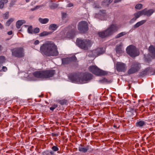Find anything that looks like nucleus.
<instances>
[{"instance_id":"obj_34","label":"nucleus","mask_w":155,"mask_h":155,"mask_svg":"<svg viewBox=\"0 0 155 155\" xmlns=\"http://www.w3.org/2000/svg\"><path fill=\"white\" fill-rule=\"evenodd\" d=\"M28 32L29 34H32L33 33V30L32 27L31 25L29 26L28 28Z\"/></svg>"},{"instance_id":"obj_53","label":"nucleus","mask_w":155,"mask_h":155,"mask_svg":"<svg viewBox=\"0 0 155 155\" xmlns=\"http://www.w3.org/2000/svg\"><path fill=\"white\" fill-rule=\"evenodd\" d=\"M122 0H115L114 1V3H117L119 2H120Z\"/></svg>"},{"instance_id":"obj_4","label":"nucleus","mask_w":155,"mask_h":155,"mask_svg":"<svg viewBox=\"0 0 155 155\" xmlns=\"http://www.w3.org/2000/svg\"><path fill=\"white\" fill-rule=\"evenodd\" d=\"M76 44L80 48L84 50H88L89 48L92 45V43L91 40L89 39L77 38Z\"/></svg>"},{"instance_id":"obj_13","label":"nucleus","mask_w":155,"mask_h":155,"mask_svg":"<svg viewBox=\"0 0 155 155\" xmlns=\"http://www.w3.org/2000/svg\"><path fill=\"white\" fill-rule=\"evenodd\" d=\"M92 75L89 73H85L82 78L80 80V84L86 83L88 81L91 80L92 78Z\"/></svg>"},{"instance_id":"obj_15","label":"nucleus","mask_w":155,"mask_h":155,"mask_svg":"<svg viewBox=\"0 0 155 155\" xmlns=\"http://www.w3.org/2000/svg\"><path fill=\"white\" fill-rule=\"evenodd\" d=\"M69 78L72 82L80 84V80L81 78L78 77L77 75L74 74H71L69 75Z\"/></svg>"},{"instance_id":"obj_43","label":"nucleus","mask_w":155,"mask_h":155,"mask_svg":"<svg viewBox=\"0 0 155 155\" xmlns=\"http://www.w3.org/2000/svg\"><path fill=\"white\" fill-rule=\"evenodd\" d=\"M40 7V6L39 5H37L35 7L33 8H32L31 9V11H34L36 9L38 8H39Z\"/></svg>"},{"instance_id":"obj_58","label":"nucleus","mask_w":155,"mask_h":155,"mask_svg":"<svg viewBox=\"0 0 155 155\" xmlns=\"http://www.w3.org/2000/svg\"><path fill=\"white\" fill-rule=\"evenodd\" d=\"M1 45H0V51L1 50Z\"/></svg>"},{"instance_id":"obj_10","label":"nucleus","mask_w":155,"mask_h":155,"mask_svg":"<svg viewBox=\"0 0 155 155\" xmlns=\"http://www.w3.org/2000/svg\"><path fill=\"white\" fill-rule=\"evenodd\" d=\"M67 28L69 31L67 33L66 35L69 38H72L75 34L76 25L71 24L70 25L68 26Z\"/></svg>"},{"instance_id":"obj_61","label":"nucleus","mask_w":155,"mask_h":155,"mask_svg":"<svg viewBox=\"0 0 155 155\" xmlns=\"http://www.w3.org/2000/svg\"><path fill=\"white\" fill-rule=\"evenodd\" d=\"M114 127H116V126H114Z\"/></svg>"},{"instance_id":"obj_17","label":"nucleus","mask_w":155,"mask_h":155,"mask_svg":"<svg viewBox=\"0 0 155 155\" xmlns=\"http://www.w3.org/2000/svg\"><path fill=\"white\" fill-rule=\"evenodd\" d=\"M58 26L55 24H51L49 27V29L53 31L56 30L58 27Z\"/></svg>"},{"instance_id":"obj_54","label":"nucleus","mask_w":155,"mask_h":155,"mask_svg":"<svg viewBox=\"0 0 155 155\" xmlns=\"http://www.w3.org/2000/svg\"><path fill=\"white\" fill-rule=\"evenodd\" d=\"M30 1V0H26V2H29Z\"/></svg>"},{"instance_id":"obj_8","label":"nucleus","mask_w":155,"mask_h":155,"mask_svg":"<svg viewBox=\"0 0 155 155\" xmlns=\"http://www.w3.org/2000/svg\"><path fill=\"white\" fill-rule=\"evenodd\" d=\"M78 28L80 33L85 34L87 32L89 29L88 24L85 21H81L78 23Z\"/></svg>"},{"instance_id":"obj_26","label":"nucleus","mask_w":155,"mask_h":155,"mask_svg":"<svg viewBox=\"0 0 155 155\" xmlns=\"http://www.w3.org/2000/svg\"><path fill=\"white\" fill-rule=\"evenodd\" d=\"M51 32H47L46 31H44L40 33L39 35L40 37H44L48 35L51 34Z\"/></svg>"},{"instance_id":"obj_9","label":"nucleus","mask_w":155,"mask_h":155,"mask_svg":"<svg viewBox=\"0 0 155 155\" xmlns=\"http://www.w3.org/2000/svg\"><path fill=\"white\" fill-rule=\"evenodd\" d=\"M140 68V64L137 62H133L130 68L127 71V74L130 75L138 71Z\"/></svg>"},{"instance_id":"obj_55","label":"nucleus","mask_w":155,"mask_h":155,"mask_svg":"<svg viewBox=\"0 0 155 155\" xmlns=\"http://www.w3.org/2000/svg\"><path fill=\"white\" fill-rule=\"evenodd\" d=\"M152 97H151L150 98V99L149 100V99H148V100H149V101H150V100L151 101V100H152Z\"/></svg>"},{"instance_id":"obj_1","label":"nucleus","mask_w":155,"mask_h":155,"mask_svg":"<svg viewBox=\"0 0 155 155\" xmlns=\"http://www.w3.org/2000/svg\"><path fill=\"white\" fill-rule=\"evenodd\" d=\"M40 51L46 56H56L59 54L57 47L53 43L43 44L40 47Z\"/></svg>"},{"instance_id":"obj_60","label":"nucleus","mask_w":155,"mask_h":155,"mask_svg":"<svg viewBox=\"0 0 155 155\" xmlns=\"http://www.w3.org/2000/svg\"><path fill=\"white\" fill-rule=\"evenodd\" d=\"M31 5H33V4H32V3H31Z\"/></svg>"},{"instance_id":"obj_45","label":"nucleus","mask_w":155,"mask_h":155,"mask_svg":"<svg viewBox=\"0 0 155 155\" xmlns=\"http://www.w3.org/2000/svg\"><path fill=\"white\" fill-rule=\"evenodd\" d=\"M59 134L58 133H52L51 135L53 137L54 136H58L59 135Z\"/></svg>"},{"instance_id":"obj_37","label":"nucleus","mask_w":155,"mask_h":155,"mask_svg":"<svg viewBox=\"0 0 155 155\" xmlns=\"http://www.w3.org/2000/svg\"><path fill=\"white\" fill-rule=\"evenodd\" d=\"M40 31V29L38 28H36L34 29L33 31V33L37 34Z\"/></svg>"},{"instance_id":"obj_52","label":"nucleus","mask_w":155,"mask_h":155,"mask_svg":"<svg viewBox=\"0 0 155 155\" xmlns=\"http://www.w3.org/2000/svg\"><path fill=\"white\" fill-rule=\"evenodd\" d=\"M140 109L141 110L142 109L143 110V111L144 110L145 108L143 106H141L140 108Z\"/></svg>"},{"instance_id":"obj_6","label":"nucleus","mask_w":155,"mask_h":155,"mask_svg":"<svg viewBox=\"0 0 155 155\" xmlns=\"http://www.w3.org/2000/svg\"><path fill=\"white\" fill-rule=\"evenodd\" d=\"M89 71L97 76H104L108 74L107 72L101 70L95 65H91L89 68Z\"/></svg>"},{"instance_id":"obj_46","label":"nucleus","mask_w":155,"mask_h":155,"mask_svg":"<svg viewBox=\"0 0 155 155\" xmlns=\"http://www.w3.org/2000/svg\"><path fill=\"white\" fill-rule=\"evenodd\" d=\"M2 70L4 71H5L7 70V68L6 67L3 66L2 67Z\"/></svg>"},{"instance_id":"obj_56","label":"nucleus","mask_w":155,"mask_h":155,"mask_svg":"<svg viewBox=\"0 0 155 155\" xmlns=\"http://www.w3.org/2000/svg\"><path fill=\"white\" fill-rule=\"evenodd\" d=\"M148 70V68L146 69V74L147 73V71Z\"/></svg>"},{"instance_id":"obj_38","label":"nucleus","mask_w":155,"mask_h":155,"mask_svg":"<svg viewBox=\"0 0 155 155\" xmlns=\"http://www.w3.org/2000/svg\"><path fill=\"white\" fill-rule=\"evenodd\" d=\"M52 150L54 151H57L59 150V148L57 146H54L51 148Z\"/></svg>"},{"instance_id":"obj_20","label":"nucleus","mask_w":155,"mask_h":155,"mask_svg":"<svg viewBox=\"0 0 155 155\" xmlns=\"http://www.w3.org/2000/svg\"><path fill=\"white\" fill-rule=\"evenodd\" d=\"M116 50L117 53L120 54L122 53L121 45H117L116 47Z\"/></svg>"},{"instance_id":"obj_14","label":"nucleus","mask_w":155,"mask_h":155,"mask_svg":"<svg viewBox=\"0 0 155 155\" xmlns=\"http://www.w3.org/2000/svg\"><path fill=\"white\" fill-rule=\"evenodd\" d=\"M145 14V9H144L142 10L137 12L134 14V17L131 20L130 22H134L140 16H142L143 15Z\"/></svg>"},{"instance_id":"obj_33","label":"nucleus","mask_w":155,"mask_h":155,"mask_svg":"<svg viewBox=\"0 0 155 155\" xmlns=\"http://www.w3.org/2000/svg\"><path fill=\"white\" fill-rule=\"evenodd\" d=\"M129 111L132 113V115H136L137 114L136 110L134 109V108L130 109Z\"/></svg>"},{"instance_id":"obj_41","label":"nucleus","mask_w":155,"mask_h":155,"mask_svg":"<svg viewBox=\"0 0 155 155\" xmlns=\"http://www.w3.org/2000/svg\"><path fill=\"white\" fill-rule=\"evenodd\" d=\"M61 15L62 19L66 18L67 17V14L65 12H62L61 13Z\"/></svg>"},{"instance_id":"obj_50","label":"nucleus","mask_w":155,"mask_h":155,"mask_svg":"<svg viewBox=\"0 0 155 155\" xmlns=\"http://www.w3.org/2000/svg\"><path fill=\"white\" fill-rule=\"evenodd\" d=\"M39 41L38 40H36L35 41L34 44L35 45H37L39 44Z\"/></svg>"},{"instance_id":"obj_3","label":"nucleus","mask_w":155,"mask_h":155,"mask_svg":"<svg viewBox=\"0 0 155 155\" xmlns=\"http://www.w3.org/2000/svg\"><path fill=\"white\" fill-rule=\"evenodd\" d=\"M55 73V70L50 69L36 71L33 73V75L38 78L47 79L53 77Z\"/></svg>"},{"instance_id":"obj_35","label":"nucleus","mask_w":155,"mask_h":155,"mask_svg":"<svg viewBox=\"0 0 155 155\" xmlns=\"http://www.w3.org/2000/svg\"><path fill=\"white\" fill-rule=\"evenodd\" d=\"M142 7V5L141 4H138L136 5L135 8L137 9L140 10L141 9Z\"/></svg>"},{"instance_id":"obj_12","label":"nucleus","mask_w":155,"mask_h":155,"mask_svg":"<svg viewBox=\"0 0 155 155\" xmlns=\"http://www.w3.org/2000/svg\"><path fill=\"white\" fill-rule=\"evenodd\" d=\"M77 60V58L74 55L69 58H63L61 59L62 64L63 65L67 64L72 62H76Z\"/></svg>"},{"instance_id":"obj_42","label":"nucleus","mask_w":155,"mask_h":155,"mask_svg":"<svg viewBox=\"0 0 155 155\" xmlns=\"http://www.w3.org/2000/svg\"><path fill=\"white\" fill-rule=\"evenodd\" d=\"M113 0H104V2L108 5L112 2Z\"/></svg>"},{"instance_id":"obj_21","label":"nucleus","mask_w":155,"mask_h":155,"mask_svg":"<svg viewBox=\"0 0 155 155\" xmlns=\"http://www.w3.org/2000/svg\"><path fill=\"white\" fill-rule=\"evenodd\" d=\"M101 83H106L107 84H109L112 82V81L111 80H108L106 78H104L100 80L99 81Z\"/></svg>"},{"instance_id":"obj_11","label":"nucleus","mask_w":155,"mask_h":155,"mask_svg":"<svg viewBox=\"0 0 155 155\" xmlns=\"http://www.w3.org/2000/svg\"><path fill=\"white\" fill-rule=\"evenodd\" d=\"M116 68L117 71L119 72H124L127 70L126 64L120 62H117L116 63Z\"/></svg>"},{"instance_id":"obj_29","label":"nucleus","mask_w":155,"mask_h":155,"mask_svg":"<svg viewBox=\"0 0 155 155\" xmlns=\"http://www.w3.org/2000/svg\"><path fill=\"white\" fill-rule=\"evenodd\" d=\"M126 34V33L125 32H121L117 35L115 36V38H119L120 37H121L124 35Z\"/></svg>"},{"instance_id":"obj_32","label":"nucleus","mask_w":155,"mask_h":155,"mask_svg":"<svg viewBox=\"0 0 155 155\" xmlns=\"http://www.w3.org/2000/svg\"><path fill=\"white\" fill-rule=\"evenodd\" d=\"M154 10L153 9H150L146 11V15L147 16H150L154 12Z\"/></svg>"},{"instance_id":"obj_24","label":"nucleus","mask_w":155,"mask_h":155,"mask_svg":"<svg viewBox=\"0 0 155 155\" xmlns=\"http://www.w3.org/2000/svg\"><path fill=\"white\" fill-rule=\"evenodd\" d=\"M43 155H54V152L52 151L47 150L43 152Z\"/></svg>"},{"instance_id":"obj_48","label":"nucleus","mask_w":155,"mask_h":155,"mask_svg":"<svg viewBox=\"0 0 155 155\" xmlns=\"http://www.w3.org/2000/svg\"><path fill=\"white\" fill-rule=\"evenodd\" d=\"M73 6V4L72 3H70L68 5L67 7H70Z\"/></svg>"},{"instance_id":"obj_31","label":"nucleus","mask_w":155,"mask_h":155,"mask_svg":"<svg viewBox=\"0 0 155 155\" xmlns=\"http://www.w3.org/2000/svg\"><path fill=\"white\" fill-rule=\"evenodd\" d=\"M14 19L13 18H9L6 22V25L7 26H9L11 23L14 21Z\"/></svg>"},{"instance_id":"obj_59","label":"nucleus","mask_w":155,"mask_h":155,"mask_svg":"<svg viewBox=\"0 0 155 155\" xmlns=\"http://www.w3.org/2000/svg\"><path fill=\"white\" fill-rule=\"evenodd\" d=\"M1 113L0 112V117H1Z\"/></svg>"},{"instance_id":"obj_18","label":"nucleus","mask_w":155,"mask_h":155,"mask_svg":"<svg viewBox=\"0 0 155 155\" xmlns=\"http://www.w3.org/2000/svg\"><path fill=\"white\" fill-rule=\"evenodd\" d=\"M89 147V145H87L86 147L84 148L81 147H78V150L80 152H82L84 153L86 152L88 150Z\"/></svg>"},{"instance_id":"obj_25","label":"nucleus","mask_w":155,"mask_h":155,"mask_svg":"<svg viewBox=\"0 0 155 155\" xmlns=\"http://www.w3.org/2000/svg\"><path fill=\"white\" fill-rule=\"evenodd\" d=\"M102 50L103 48H100L97 49L96 53L97 56H99L101 54H102L104 53Z\"/></svg>"},{"instance_id":"obj_57","label":"nucleus","mask_w":155,"mask_h":155,"mask_svg":"<svg viewBox=\"0 0 155 155\" xmlns=\"http://www.w3.org/2000/svg\"><path fill=\"white\" fill-rule=\"evenodd\" d=\"M25 27H28V26H28V25H25Z\"/></svg>"},{"instance_id":"obj_49","label":"nucleus","mask_w":155,"mask_h":155,"mask_svg":"<svg viewBox=\"0 0 155 155\" xmlns=\"http://www.w3.org/2000/svg\"><path fill=\"white\" fill-rule=\"evenodd\" d=\"M100 11L103 14H106V12H105L106 11L105 10H100Z\"/></svg>"},{"instance_id":"obj_16","label":"nucleus","mask_w":155,"mask_h":155,"mask_svg":"<svg viewBox=\"0 0 155 155\" xmlns=\"http://www.w3.org/2000/svg\"><path fill=\"white\" fill-rule=\"evenodd\" d=\"M26 21L24 20H21L18 21L16 23V27L17 29L20 28L21 26L24 24H25Z\"/></svg>"},{"instance_id":"obj_62","label":"nucleus","mask_w":155,"mask_h":155,"mask_svg":"<svg viewBox=\"0 0 155 155\" xmlns=\"http://www.w3.org/2000/svg\"><path fill=\"white\" fill-rule=\"evenodd\" d=\"M151 101H149V103H151Z\"/></svg>"},{"instance_id":"obj_7","label":"nucleus","mask_w":155,"mask_h":155,"mask_svg":"<svg viewBox=\"0 0 155 155\" xmlns=\"http://www.w3.org/2000/svg\"><path fill=\"white\" fill-rule=\"evenodd\" d=\"M127 54L132 57H135L139 55L140 52L135 46L130 45L126 48Z\"/></svg>"},{"instance_id":"obj_40","label":"nucleus","mask_w":155,"mask_h":155,"mask_svg":"<svg viewBox=\"0 0 155 155\" xmlns=\"http://www.w3.org/2000/svg\"><path fill=\"white\" fill-rule=\"evenodd\" d=\"M4 19H7L9 17V13L8 12H6L4 15Z\"/></svg>"},{"instance_id":"obj_39","label":"nucleus","mask_w":155,"mask_h":155,"mask_svg":"<svg viewBox=\"0 0 155 155\" xmlns=\"http://www.w3.org/2000/svg\"><path fill=\"white\" fill-rule=\"evenodd\" d=\"M15 0H11L9 5V7H12L15 4Z\"/></svg>"},{"instance_id":"obj_30","label":"nucleus","mask_w":155,"mask_h":155,"mask_svg":"<svg viewBox=\"0 0 155 155\" xmlns=\"http://www.w3.org/2000/svg\"><path fill=\"white\" fill-rule=\"evenodd\" d=\"M58 103L60 104L61 105H63L66 104L67 102V101L65 99L62 100H58Z\"/></svg>"},{"instance_id":"obj_28","label":"nucleus","mask_w":155,"mask_h":155,"mask_svg":"<svg viewBox=\"0 0 155 155\" xmlns=\"http://www.w3.org/2000/svg\"><path fill=\"white\" fill-rule=\"evenodd\" d=\"M5 57L3 56H0V68L2 64L5 62Z\"/></svg>"},{"instance_id":"obj_19","label":"nucleus","mask_w":155,"mask_h":155,"mask_svg":"<svg viewBox=\"0 0 155 155\" xmlns=\"http://www.w3.org/2000/svg\"><path fill=\"white\" fill-rule=\"evenodd\" d=\"M49 20V19L48 18H39L38 19L39 21L42 24H45L47 23L48 22Z\"/></svg>"},{"instance_id":"obj_47","label":"nucleus","mask_w":155,"mask_h":155,"mask_svg":"<svg viewBox=\"0 0 155 155\" xmlns=\"http://www.w3.org/2000/svg\"><path fill=\"white\" fill-rule=\"evenodd\" d=\"M4 29V26L0 23V29L2 30Z\"/></svg>"},{"instance_id":"obj_22","label":"nucleus","mask_w":155,"mask_h":155,"mask_svg":"<svg viewBox=\"0 0 155 155\" xmlns=\"http://www.w3.org/2000/svg\"><path fill=\"white\" fill-rule=\"evenodd\" d=\"M8 0H0V8L2 9L4 7V4L7 3Z\"/></svg>"},{"instance_id":"obj_36","label":"nucleus","mask_w":155,"mask_h":155,"mask_svg":"<svg viewBox=\"0 0 155 155\" xmlns=\"http://www.w3.org/2000/svg\"><path fill=\"white\" fill-rule=\"evenodd\" d=\"M58 105L54 104L52 105L51 107L50 108V109L51 111H53L54 109L58 107Z\"/></svg>"},{"instance_id":"obj_2","label":"nucleus","mask_w":155,"mask_h":155,"mask_svg":"<svg viewBox=\"0 0 155 155\" xmlns=\"http://www.w3.org/2000/svg\"><path fill=\"white\" fill-rule=\"evenodd\" d=\"M118 26L116 24H113L109 25L106 29L98 32L99 36L102 38L109 37L112 35L118 30Z\"/></svg>"},{"instance_id":"obj_27","label":"nucleus","mask_w":155,"mask_h":155,"mask_svg":"<svg viewBox=\"0 0 155 155\" xmlns=\"http://www.w3.org/2000/svg\"><path fill=\"white\" fill-rule=\"evenodd\" d=\"M145 124V122L142 120H140L136 123V125L137 127H142Z\"/></svg>"},{"instance_id":"obj_44","label":"nucleus","mask_w":155,"mask_h":155,"mask_svg":"<svg viewBox=\"0 0 155 155\" xmlns=\"http://www.w3.org/2000/svg\"><path fill=\"white\" fill-rule=\"evenodd\" d=\"M145 71H143L140 73V75L142 77L145 76Z\"/></svg>"},{"instance_id":"obj_51","label":"nucleus","mask_w":155,"mask_h":155,"mask_svg":"<svg viewBox=\"0 0 155 155\" xmlns=\"http://www.w3.org/2000/svg\"><path fill=\"white\" fill-rule=\"evenodd\" d=\"M12 31H10L8 32L7 34L8 35H11L12 34Z\"/></svg>"},{"instance_id":"obj_5","label":"nucleus","mask_w":155,"mask_h":155,"mask_svg":"<svg viewBox=\"0 0 155 155\" xmlns=\"http://www.w3.org/2000/svg\"><path fill=\"white\" fill-rule=\"evenodd\" d=\"M12 56L18 58H22L25 56L24 49L23 47H17L11 49Z\"/></svg>"},{"instance_id":"obj_23","label":"nucleus","mask_w":155,"mask_h":155,"mask_svg":"<svg viewBox=\"0 0 155 155\" xmlns=\"http://www.w3.org/2000/svg\"><path fill=\"white\" fill-rule=\"evenodd\" d=\"M145 22V20H143L138 22L136 24L134 25V28H137L139 27L140 26L144 24Z\"/></svg>"}]
</instances>
